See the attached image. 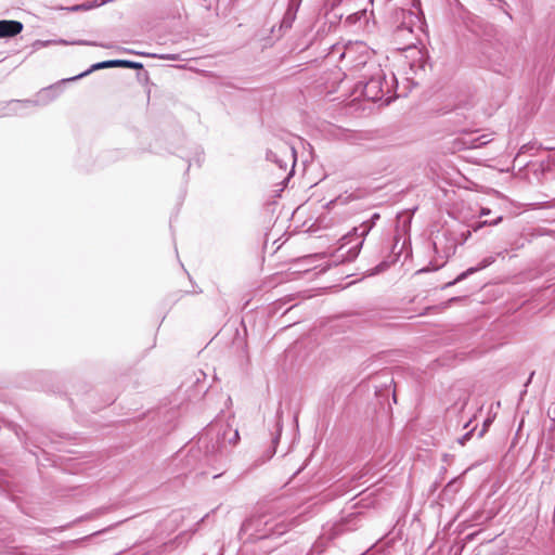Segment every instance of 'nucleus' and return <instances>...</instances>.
Listing matches in <instances>:
<instances>
[{"label":"nucleus","mask_w":555,"mask_h":555,"mask_svg":"<svg viewBox=\"0 0 555 555\" xmlns=\"http://www.w3.org/2000/svg\"><path fill=\"white\" fill-rule=\"evenodd\" d=\"M370 67L372 68L371 72L359 75L360 79L356 83V92H360L370 101H384L385 104H389L392 100L390 93L397 82L395 75L391 74V81L389 82L380 65L372 64Z\"/></svg>","instance_id":"obj_1"},{"label":"nucleus","mask_w":555,"mask_h":555,"mask_svg":"<svg viewBox=\"0 0 555 555\" xmlns=\"http://www.w3.org/2000/svg\"><path fill=\"white\" fill-rule=\"evenodd\" d=\"M238 440L240 434L236 428L219 422L210 424L199 438V442L205 443L206 455L215 460L227 455L230 448L234 447Z\"/></svg>","instance_id":"obj_2"},{"label":"nucleus","mask_w":555,"mask_h":555,"mask_svg":"<svg viewBox=\"0 0 555 555\" xmlns=\"http://www.w3.org/2000/svg\"><path fill=\"white\" fill-rule=\"evenodd\" d=\"M380 215L374 212L369 220L363 221L360 225L354 227L349 233L341 237L339 248L332 256V263L340 264L353 261L360 254L366 235L371 232Z\"/></svg>","instance_id":"obj_3"},{"label":"nucleus","mask_w":555,"mask_h":555,"mask_svg":"<svg viewBox=\"0 0 555 555\" xmlns=\"http://www.w3.org/2000/svg\"><path fill=\"white\" fill-rule=\"evenodd\" d=\"M469 236V230L462 232L444 230L441 235H437L433 243L437 258L430 262V270L441 268L456 253L457 246L464 244Z\"/></svg>","instance_id":"obj_4"},{"label":"nucleus","mask_w":555,"mask_h":555,"mask_svg":"<svg viewBox=\"0 0 555 555\" xmlns=\"http://www.w3.org/2000/svg\"><path fill=\"white\" fill-rule=\"evenodd\" d=\"M371 55L373 53L367 46L362 42H356L348 44L340 57L343 61H346V66H348L349 70L359 72L361 75L362 73L371 72L372 68L370 66L376 64L371 60Z\"/></svg>","instance_id":"obj_5"},{"label":"nucleus","mask_w":555,"mask_h":555,"mask_svg":"<svg viewBox=\"0 0 555 555\" xmlns=\"http://www.w3.org/2000/svg\"><path fill=\"white\" fill-rule=\"evenodd\" d=\"M113 67H122V68H132V69H142L143 64L140 62H134L130 60H107L102 61L99 63H95L90 66L87 70L69 78L63 79V82H69V81H76L78 79H81L91 73L99 70V69H105V68H113Z\"/></svg>","instance_id":"obj_6"},{"label":"nucleus","mask_w":555,"mask_h":555,"mask_svg":"<svg viewBox=\"0 0 555 555\" xmlns=\"http://www.w3.org/2000/svg\"><path fill=\"white\" fill-rule=\"evenodd\" d=\"M266 158L267 160L276 164L278 167L282 170H286L288 164L292 163L293 171L296 164V151L293 146L282 144L276 151L268 150L266 153Z\"/></svg>","instance_id":"obj_7"},{"label":"nucleus","mask_w":555,"mask_h":555,"mask_svg":"<svg viewBox=\"0 0 555 555\" xmlns=\"http://www.w3.org/2000/svg\"><path fill=\"white\" fill-rule=\"evenodd\" d=\"M64 83L63 79L56 83L49 86L47 88H42L38 93L35 100H24V101H15L16 103H22L24 105H47L53 100H55L61 93L60 85Z\"/></svg>","instance_id":"obj_8"},{"label":"nucleus","mask_w":555,"mask_h":555,"mask_svg":"<svg viewBox=\"0 0 555 555\" xmlns=\"http://www.w3.org/2000/svg\"><path fill=\"white\" fill-rule=\"evenodd\" d=\"M398 17H401V23L396 27L397 37L411 38L413 36V22L416 18L414 13L410 10H403L397 12Z\"/></svg>","instance_id":"obj_9"},{"label":"nucleus","mask_w":555,"mask_h":555,"mask_svg":"<svg viewBox=\"0 0 555 555\" xmlns=\"http://www.w3.org/2000/svg\"><path fill=\"white\" fill-rule=\"evenodd\" d=\"M495 259H496V256H493V255L485 257L476 266L468 268L464 272L460 273L453 281L444 284L443 288L453 286V285L460 283L461 281L465 280L466 278H468L469 275L488 268L495 261Z\"/></svg>","instance_id":"obj_10"},{"label":"nucleus","mask_w":555,"mask_h":555,"mask_svg":"<svg viewBox=\"0 0 555 555\" xmlns=\"http://www.w3.org/2000/svg\"><path fill=\"white\" fill-rule=\"evenodd\" d=\"M24 26L18 21L2 20L0 21V38H12L22 33Z\"/></svg>","instance_id":"obj_11"},{"label":"nucleus","mask_w":555,"mask_h":555,"mask_svg":"<svg viewBox=\"0 0 555 555\" xmlns=\"http://www.w3.org/2000/svg\"><path fill=\"white\" fill-rule=\"evenodd\" d=\"M283 425L281 423V420L278 418L275 422V434L272 437V446L263 453L261 463H264L273 457V455L276 452V446L280 442L281 433H282Z\"/></svg>","instance_id":"obj_12"},{"label":"nucleus","mask_w":555,"mask_h":555,"mask_svg":"<svg viewBox=\"0 0 555 555\" xmlns=\"http://www.w3.org/2000/svg\"><path fill=\"white\" fill-rule=\"evenodd\" d=\"M298 9L292 8L287 5V9L282 17L281 24H280V30L286 31L292 28L293 23L296 20Z\"/></svg>","instance_id":"obj_13"},{"label":"nucleus","mask_w":555,"mask_h":555,"mask_svg":"<svg viewBox=\"0 0 555 555\" xmlns=\"http://www.w3.org/2000/svg\"><path fill=\"white\" fill-rule=\"evenodd\" d=\"M488 140H486V135L472 137L468 140L464 141V144L469 149H478L482 145L487 144Z\"/></svg>","instance_id":"obj_14"},{"label":"nucleus","mask_w":555,"mask_h":555,"mask_svg":"<svg viewBox=\"0 0 555 555\" xmlns=\"http://www.w3.org/2000/svg\"><path fill=\"white\" fill-rule=\"evenodd\" d=\"M104 3H106L105 0H101V2H99V3L76 4V5H73L70 8H67V10L72 11V12H77V11H81V10H90V9L95 8V7L102 5Z\"/></svg>","instance_id":"obj_15"},{"label":"nucleus","mask_w":555,"mask_h":555,"mask_svg":"<svg viewBox=\"0 0 555 555\" xmlns=\"http://www.w3.org/2000/svg\"><path fill=\"white\" fill-rule=\"evenodd\" d=\"M503 220L502 216L496 217L494 220L491 221H478L475 224H473V231L477 232L479 229H481L485 225H496Z\"/></svg>","instance_id":"obj_16"},{"label":"nucleus","mask_w":555,"mask_h":555,"mask_svg":"<svg viewBox=\"0 0 555 555\" xmlns=\"http://www.w3.org/2000/svg\"><path fill=\"white\" fill-rule=\"evenodd\" d=\"M389 267V263L387 261H382L373 269V274L380 273L385 271Z\"/></svg>","instance_id":"obj_17"},{"label":"nucleus","mask_w":555,"mask_h":555,"mask_svg":"<svg viewBox=\"0 0 555 555\" xmlns=\"http://www.w3.org/2000/svg\"><path fill=\"white\" fill-rule=\"evenodd\" d=\"M474 429L468 430L461 438L457 439L459 443L464 446L472 437Z\"/></svg>","instance_id":"obj_18"},{"label":"nucleus","mask_w":555,"mask_h":555,"mask_svg":"<svg viewBox=\"0 0 555 555\" xmlns=\"http://www.w3.org/2000/svg\"><path fill=\"white\" fill-rule=\"evenodd\" d=\"M533 147H534V144H533V143L524 144V145L520 147L519 152H518V156H519L520 154L528 153V152H529V151H531Z\"/></svg>","instance_id":"obj_19"},{"label":"nucleus","mask_w":555,"mask_h":555,"mask_svg":"<svg viewBox=\"0 0 555 555\" xmlns=\"http://www.w3.org/2000/svg\"><path fill=\"white\" fill-rule=\"evenodd\" d=\"M492 423V421L490 418H487L485 422H483V427L482 429L479 431L478 436L479 437H482L487 430V428L490 426V424Z\"/></svg>","instance_id":"obj_20"},{"label":"nucleus","mask_w":555,"mask_h":555,"mask_svg":"<svg viewBox=\"0 0 555 555\" xmlns=\"http://www.w3.org/2000/svg\"><path fill=\"white\" fill-rule=\"evenodd\" d=\"M159 57L163 59V60H170V61H178V60H180L179 55H176V54L160 55Z\"/></svg>","instance_id":"obj_21"},{"label":"nucleus","mask_w":555,"mask_h":555,"mask_svg":"<svg viewBox=\"0 0 555 555\" xmlns=\"http://www.w3.org/2000/svg\"><path fill=\"white\" fill-rule=\"evenodd\" d=\"M302 0H289L288 7L296 8L299 10Z\"/></svg>","instance_id":"obj_22"},{"label":"nucleus","mask_w":555,"mask_h":555,"mask_svg":"<svg viewBox=\"0 0 555 555\" xmlns=\"http://www.w3.org/2000/svg\"><path fill=\"white\" fill-rule=\"evenodd\" d=\"M543 207L544 208H553V207H555V198L553 201H551V202L544 203Z\"/></svg>","instance_id":"obj_23"},{"label":"nucleus","mask_w":555,"mask_h":555,"mask_svg":"<svg viewBox=\"0 0 555 555\" xmlns=\"http://www.w3.org/2000/svg\"><path fill=\"white\" fill-rule=\"evenodd\" d=\"M491 210L489 208L482 207L480 209V216H488L490 215Z\"/></svg>","instance_id":"obj_24"},{"label":"nucleus","mask_w":555,"mask_h":555,"mask_svg":"<svg viewBox=\"0 0 555 555\" xmlns=\"http://www.w3.org/2000/svg\"><path fill=\"white\" fill-rule=\"evenodd\" d=\"M461 299H462V297H452V298H450V299L448 300V305H450V304H452V302H455V301H459V300H461Z\"/></svg>","instance_id":"obj_25"},{"label":"nucleus","mask_w":555,"mask_h":555,"mask_svg":"<svg viewBox=\"0 0 555 555\" xmlns=\"http://www.w3.org/2000/svg\"><path fill=\"white\" fill-rule=\"evenodd\" d=\"M52 42L53 41H39L38 43H40L42 47H47V46H49Z\"/></svg>","instance_id":"obj_26"},{"label":"nucleus","mask_w":555,"mask_h":555,"mask_svg":"<svg viewBox=\"0 0 555 555\" xmlns=\"http://www.w3.org/2000/svg\"><path fill=\"white\" fill-rule=\"evenodd\" d=\"M90 537H91V535H89V537H83V538H82V539H80V540H76V541H75V543H78V542L85 541V540L89 539Z\"/></svg>","instance_id":"obj_27"},{"label":"nucleus","mask_w":555,"mask_h":555,"mask_svg":"<svg viewBox=\"0 0 555 555\" xmlns=\"http://www.w3.org/2000/svg\"><path fill=\"white\" fill-rule=\"evenodd\" d=\"M77 43L78 44H92L91 42H88V41H78Z\"/></svg>","instance_id":"obj_28"},{"label":"nucleus","mask_w":555,"mask_h":555,"mask_svg":"<svg viewBox=\"0 0 555 555\" xmlns=\"http://www.w3.org/2000/svg\"><path fill=\"white\" fill-rule=\"evenodd\" d=\"M417 66L418 68L424 69V62H420Z\"/></svg>","instance_id":"obj_29"},{"label":"nucleus","mask_w":555,"mask_h":555,"mask_svg":"<svg viewBox=\"0 0 555 555\" xmlns=\"http://www.w3.org/2000/svg\"><path fill=\"white\" fill-rule=\"evenodd\" d=\"M59 43H61V44H68V42L66 40H60Z\"/></svg>","instance_id":"obj_30"},{"label":"nucleus","mask_w":555,"mask_h":555,"mask_svg":"<svg viewBox=\"0 0 555 555\" xmlns=\"http://www.w3.org/2000/svg\"><path fill=\"white\" fill-rule=\"evenodd\" d=\"M427 271H429V269H427V268H423V269H421L418 272H427Z\"/></svg>","instance_id":"obj_31"}]
</instances>
